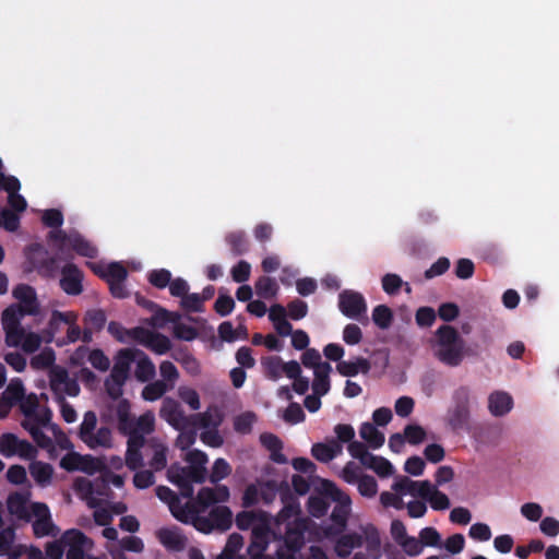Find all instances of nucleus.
Segmentation results:
<instances>
[{
  "mask_svg": "<svg viewBox=\"0 0 559 559\" xmlns=\"http://www.w3.org/2000/svg\"><path fill=\"white\" fill-rule=\"evenodd\" d=\"M25 262L24 272H37V274L47 280H53L59 276V286L62 292L69 296H79L82 294L84 273L74 263L68 262L60 266V259L50 255L48 250L38 242L28 245L24 249Z\"/></svg>",
  "mask_w": 559,
  "mask_h": 559,
  "instance_id": "obj_1",
  "label": "nucleus"
},
{
  "mask_svg": "<svg viewBox=\"0 0 559 559\" xmlns=\"http://www.w3.org/2000/svg\"><path fill=\"white\" fill-rule=\"evenodd\" d=\"M463 344L457 330L452 325L443 324L436 331L435 356L449 367H457L464 358Z\"/></svg>",
  "mask_w": 559,
  "mask_h": 559,
  "instance_id": "obj_2",
  "label": "nucleus"
},
{
  "mask_svg": "<svg viewBox=\"0 0 559 559\" xmlns=\"http://www.w3.org/2000/svg\"><path fill=\"white\" fill-rule=\"evenodd\" d=\"M471 390L467 386L457 388L452 394V405L448 408L445 423L452 431L468 428L471 419Z\"/></svg>",
  "mask_w": 559,
  "mask_h": 559,
  "instance_id": "obj_3",
  "label": "nucleus"
},
{
  "mask_svg": "<svg viewBox=\"0 0 559 559\" xmlns=\"http://www.w3.org/2000/svg\"><path fill=\"white\" fill-rule=\"evenodd\" d=\"M97 416L95 412L88 411L84 414L83 420L79 429V438L90 448H105L112 447V435L108 427L102 426L96 431Z\"/></svg>",
  "mask_w": 559,
  "mask_h": 559,
  "instance_id": "obj_4",
  "label": "nucleus"
},
{
  "mask_svg": "<svg viewBox=\"0 0 559 559\" xmlns=\"http://www.w3.org/2000/svg\"><path fill=\"white\" fill-rule=\"evenodd\" d=\"M308 528L307 520L294 519L292 522L284 523L282 526V535L273 534L275 538L283 539L289 555L280 549L276 555L278 559H292L293 555L299 551L305 545V533Z\"/></svg>",
  "mask_w": 559,
  "mask_h": 559,
  "instance_id": "obj_5",
  "label": "nucleus"
},
{
  "mask_svg": "<svg viewBox=\"0 0 559 559\" xmlns=\"http://www.w3.org/2000/svg\"><path fill=\"white\" fill-rule=\"evenodd\" d=\"M0 454L4 457L17 455L23 460H33L37 455V450L29 441L22 440L12 432H5L0 436Z\"/></svg>",
  "mask_w": 559,
  "mask_h": 559,
  "instance_id": "obj_6",
  "label": "nucleus"
},
{
  "mask_svg": "<svg viewBox=\"0 0 559 559\" xmlns=\"http://www.w3.org/2000/svg\"><path fill=\"white\" fill-rule=\"evenodd\" d=\"M159 416L177 430L189 427L190 416H187L180 404L171 397L164 399Z\"/></svg>",
  "mask_w": 559,
  "mask_h": 559,
  "instance_id": "obj_7",
  "label": "nucleus"
},
{
  "mask_svg": "<svg viewBox=\"0 0 559 559\" xmlns=\"http://www.w3.org/2000/svg\"><path fill=\"white\" fill-rule=\"evenodd\" d=\"M338 308L344 316L350 319H356L367 311L364 296L354 290H343L338 295Z\"/></svg>",
  "mask_w": 559,
  "mask_h": 559,
  "instance_id": "obj_8",
  "label": "nucleus"
},
{
  "mask_svg": "<svg viewBox=\"0 0 559 559\" xmlns=\"http://www.w3.org/2000/svg\"><path fill=\"white\" fill-rule=\"evenodd\" d=\"M12 295L19 300L17 308L26 316H35L39 312V302L36 290L28 284H19L13 288Z\"/></svg>",
  "mask_w": 559,
  "mask_h": 559,
  "instance_id": "obj_9",
  "label": "nucleus"
},
{
  "mask_svg": "<svg viewBox=\"0 0 559 559\" xmlns=\"http://www.w3.org/2000/svg\"><path fill=\"white\" fill-rule=\"evenodd\" d=\"M64 547H68L67 559H84V547L90 539L76 528L66 531L61 536Z\"/></svg>",
  "mask_w": 559,
  "mask_h": 559,
  "instance_id": "obj_10",
  "label": "nucleus"
},
{
  "mask_svg": "<svg viewBox=\"0 0 559 559\" xmlns=\"http://www.w3.org/2000/svg\"><path fill=\"white\" fill-rule=\"evenodd\" d=\"M282 501L284 503L282 510L275 518L273 534L282 535V526L284 523L292 522L294 519H300V507L297 499L289 492L282 493Z\"/></svg>",
  "mask_w": 559,
  "mask_h": 559,
  "instance_id": "obj_11",
  "label": "nucleus"
},
{
  "mask_svg": "<svg viewBox=\"0 0 559 559\" xmlns=\"http://www.w3.org/2000/svg\"><path fill=\"white\" fill-rule=\"evenodd\" d=\"M156 538L168 550L173 552L182 551L187 545V538L178 527H163L156 531Z\"/></svg>",
  "mask_w": 559,
  "mask_h": 559,
  "instance_id": "obj_12",
  "label": "nucleus"
},
{
  "mask_svg": "<svg viewBox=\"0 0 559 559\" xmlns=\"http://www.w3.org/2000/svg\"><path fill=\"white\" fill-rule=\"evenodd\" d=\"M135 359L136 353L133 348L120 349L116 356V360L109 376L117 381H127L131 364L135 361Z\"/></svg>",
  "mask_w": 559,
  "mask_h": 559,
  "instance_id": "obj_13",
  "label": "nucleus"
},
{
  "mask_svg": "<svg viewBox=\"0 0 559 559\" xmlns=\"http://www.w3.org/2000/svg\"><path fill=\"white\" fill-rule=\"evenodd\" d=\"M223 421V415L216 406H210L203 413L190 416L189 427L195 428H218Z\"/></svg>",
  "mask_w": 559,
  "mask_h": 559,
  "instance_id": "obj_14",
  "label": "nucleus"
},
{
  "mask_svg": "<svg viewBox=\"0 0 559 559\" xmlns=\"http://www.w3.org/2000/svg\"><path fill=\"white\" fill-rule=\"evenodd\" d=\"M269 528L264 525L252 528V542L248 547V554L251 559H273L264 555L267 547Z\"/></svg>",
  "mask_w": 559,
  "mask_h": 559,
  "instance_id": "obj_15",
  "label": "nucleus"
},
{
  "mask_svg": "<svg viewBox=\"0 0 559 559\" xmlns=\"http://www.w3.org/2000/svg\"><path fill=\"white\" fill-rule=\"evenodd\" d=\"M29 492H12L7 499V508L10 514L20 520L29 521L31 513L27 509Z\"/></svg>",
  "mask_w": 559,
  "mask_h": 559,
  "instance_id": "obj_16",
  "label": "nucleus"
},
{
  "mask_svg": "<svg viewBox=\"0 0 559 559\" xmlns=\"http://www.w3.org/2000/svg\"><path fill=\"white\" fill-rule=\"evenodd\" d=\"M156 496L159 500L163 502H166L169 506V509L171 511V514L180 522H187V514L186 511L180 507V500L175 491H173L167 486H157L156 489Z\"/></svg>",
  "mask_w": 559,
  "mask_h": 559,
  "instance_id": "obj_17",
  "label": "nucleus"
},
{
  "mask_svg": "<svg viewBox=\"0 0 559 559\" xmlns=\"http://www.w3.org/2000/svg\"><path fill=\"white\" fill-rule=\"evenodd\" d=\"M224 239L234 257L243 255L250 250L251 243L245 230L229 231Z\"/></svg>",
  "mask_w": 559,
  "mask_h": 559,
  "instance_id": "obj_18",
  "label": "nucleus"
},
{
  "mask_svg": "<svg viewBox=\"0 0 559 559\" xmlns=\"http://www.w3.org/2000/svg\"><path fill=\"white\" fill-rule=\"evenodd\" d=\"M261 444L270 452V460L277 464L287 463V457L283 454V442L274 433L263 432L260 435Z\"/></svg>",
  "mask_w": 559,
  "mask_h": 559,
  "instance_id": "obj_19",
  "label": "nucleus"
},
{
  "mask_svg": "<svg viewBox=\"0 0 559 559\" xmlns=\"http://www.w3.org/2000/svg\"><path fill=\"white\" fill-rule=\"evenodd\" d=\"M93 272L100 278L110 282H124L128 277V270L120 262H111L106 267L94 265Z\"/></svg>",
  "mask_w": 559,
  "mask_h": 559,
  "instance_id": "obj_20",
  "label": "nucleus"
},
{
  "mask_svg": "<svg viewBox=\"0 0 559 559\" xmlns=\"http://www.w3.org/2000/svg\"><path fill=\"white\" fill-rule=\"evenodd\" d=\"M513 406V400L507 392L496 391L488 397L489 412L496 416H504L508 414Z\"/></svg>",
  "mask_w": 559,
  "mask_h": 559,
  "instance_id": "obj_21",
  "label": "nucleus"
},
{
  "mask_svg": "<svg viewBox=\"0 0 559 559\" xmlns=\"http://www.w3.org/2000/svg\"><path fill=\"white\" fill-rule=\"evenodd\" d=\"M76 319L78 316L73 311L61 312L59 310H53L46 329V342H52L56 334L60 332L62 325L76 321Z\"/></svg>",
  "mask_w": 559,
  "mask_h": 559,
  "instance_id": "obj_22",
  "label": "nucleus"
},
{
  "mask_svg": "<svg viewBox=\"0 0 559 559\" xmlns=\"http://www.w3.org/2000/svg\"><path fill=\"white\" fill-rule=\"evenodd\" d=\"M370 369L369 360L364 357H357L354 361L343 360L336 365L337 372L343 377H355L359 372L367 374Z\"/></svg>",
  "mask_w": 559,
  "mask_h": 559,
  "instance_id": "obj_23",
  "label": "nucleus"
},
{
  "mask_svg": "<svg viewBox=\"0 0 559 559\" xmlns=\"http://www.w3.org/2000/svg\"><path fill=\"white\" fill-rule=\"evenodd\" d=\"M133 350L136 353V368L134 376L140 382H147L155 376V365L144 352L135 348H133Z\"/></svg>",
  "mask_w": 559,
  "mask_h": 559,
  "instance_id": "obj_24",
  "label": "nucleus"
},
{
  "mask_svg": "<svg viewBox=\"0 0 559 559\" xmlns=\"http://www.w3.org/2000/svg\"><path fill=\"white\" fill-rule=\"evenodd\" d=\"M332 367L329 362L321 364L314 370V379L312 381V391L317 395H325L330 391V372Z\"/></svg>",
  "mask_w": 559,
  "mask_h": 559,
  "instance_id": "obj_25",
  "label": "nucleus"
},
{
  "mask_svg": "<svg viewBox=\"0 0 559 559\" xmlns=\"http://www.w3.org/2000/svg\"><path fill=\"white\" fill-rule=\"evenodd\" d=\"M116 415L118 419L119 431L123 435H128L135 429V419L131 416L130 403L128 400L119 401Z\"/></svg>",
  "mask_w": 559,
  "mask_h": 559,
  "instance_id": "obj_26",
  "label": "nucleus"
},
{
  "mask_svg": "<svg viewBox=\"0 0 559 559\" xmlns=\"http://www.w3.org/2000/svg\"><path fill=\"white\" fill-rule=\"evenodd\" d=\"M68 245L81 257L90 259L97 257V248L79 233L70 234Z\"/></svg>",
  "mask_w": 559,
  "mask_h": 559,
  "instance_id": "obj_27",
  "label": "nucleus"
},
{
  "mask_svg": "<svg viewBox=\"0 0 559 559\" xmlns=\"http://www.w3.org/2000/svg\"><path fill=\"white\" fill-rule=\"evenodd\" d=\"M109 484L121 488L124 484V478L121 475L114 474L109 469H105L102 473V484L99 485L97 481L95 484L88 483V491L102 496L105 493L104 489H107Z\"/></svg>",
  "mask_w": 559,
  "mask_h": 559,
  "instance_id": "obj_28",
  "label": "nucleus"
},
{
  "mask_svg": "<svg viewBox=\"0 0 559 559\" xmlns=\"http://www.w3.org/2000/svg\"><path fill=\"white\" fill-rule=\"evenodd\" d=\"M29 473L40 487H46L51 481L53 468L49 463L36 461L31 464Z\"/></svg>",
  "mask_w": 559,
  "mask_h": 559,
  "instance_id": "obj_29",
  "label": "nucleus"
},
{
  "mask_svg": "<svg viewBox=\"0 0 559 559\" xmlns=\"http://www.w3.org/2000/svg\"><path fill=\"white\" fill-rule=\"evenodd\" d=\"M214 528L227 531L233 524V513L228 507L216 506L210 511Z\"/></svg>",
  "mask_w": 559,
  "mask_h": 559,
  "instance_id": "obj_30",
  "label": "nucleus"
},
{
  "mask_svg": "<svg viewBox=\"0 0 559 559\" xmlns=\"http://www.w3.org/2000/svg\"><path fill=\"white\" fill-rule=\"evenodd\" d=\"M362 537L357 533L342 535L335 545V550L340 557H347L354 548L361 547Z\"/></svg>",
  "mask_w": 559,
  "mask_h": 559,
  "instance_id": "obj_31",
  "label": "nucleus"
},
{
  "mask_svg": "<svg viewBox=\"0 0 559 559\" xmlns=\"http://www.w3.org/2000/svg\"><path fill=\"white\" fill-rule=\"evenodd\" d=\"M360 437L372 449H379L384 443V435L376 428L373 424L364 423L359 429Z\"/></svg>",
  "mask_w": 559,
  "mask_h": 559,
  "instance_id": "obj_32",
  "label": "nucleus"
},
{
  "mask_svg": "<svg viewBox=\"0 0 559 559\" xmlns=\"http://www.w3.org/2000/svg\"><path fill=\"white\" fill-rule=\"evenodd\" d=\"M322 491L323 493L331 498L334 502H336V506L340 507H350L352 500L350 497L338 489L336 485L330 480H322L321 483Z\"/></svg>",
  "mask_w": 559,
  "mask_h": 559,
  "instance_id": "obj_33",
  "label": "nucleus"
},
{
  "mask_svg": "<svg viewBox=\"0 0 559 559\" xmlns=\"http://www.w3.org/2000/svg\"><path fill=\"white\" fill-rule=\"evenodd\" d=\"M33 533L37 538L45 536L56 537L59 534V528L55 525L50 516L44 519H36L33 522Z\"/></svg>",
  "mask_w": 559,
  "mask_h": 559,
  "instance_id": "obj_34",
  "label": "nucleus"
},
{
  "mask_svg": "<svg viewBox=\"0 0 559 559\" xmlns=\"http://www.w3.org/2000/svg\"><path fill=\"white\" fill-rule=\"evenodd\" d=\"M278 286L275 280L269 276H261L255 282V293L259 297L271 299L276 296Z\"/></svg>",
  "mask_w": 559,
  "mask_h": 559,
  "instance_id": "obj_35",
  "label": "nucleus"
},
{
  "mask_svg": "<svg viewBox=\"0 0 559 559\" xmlns=\"http://www.w3.org/2000/svg\"><path fill=\"white\" fill-rule=\"evenodd\" d=\"M372 321L378 328L386 330L393 322V312L386 305H378L372 310Z\"/></svg>",
  "mask_w": 559,
  "mask_h": 559,
  "instance_id": "obj_36",
  "label": "nucleus"
},
{
  "mask_svg": "<svg viewBox=\"0 0 559 559\" xmlns=\"http://www.w3.org/2000/svg\"><path fill=\"white\" fill-rule=\"evenodd\" d=\"M365 466L372 469L380 477H389L393 474V465L382 456L371 454V459L367 461Z\"/></svg>",
  "mask_w": 559,
  "mask_h": 559,
  "instance_id": "obj_37",
  "label": "nucleus"
},
{
  "mask_svg": "<svg viewBox=\"0 0 559 559\" xmlns=\"http://www.w3.org/2000/svg\"><path fill=\"white\" fill-rule=\"evenodd\" d=\"M169 389L164 380H156L144 386L142 397L145 401L153 402L160 399Z\"/></svg>",
  "mask_w": 559,
  "mask_h": 559,
  "instance_id": "obj_38",
  "label": "nucleus"
},
{
  "mask_svg": "<svg viewBox=\"0 0 559 559\" xmlns=\"http://www.w3.org/2000/svg\"><path fill=\"white\" fill-rule=\"evenodd\" d=\"M146 348L151 349L155 354L164 355L170 350L171 342L166 335L158 332H153Z\"/></svg>",
  "mask_w": 559,
  "mask_h": 559,
  "instance_id": "obj_39",
  "label": "nucleus"
},
{
  "mask_svg": "<svg viewBox=\"0 0 559 559\" xmlns=\"http://www.w3.org/2000/svg\"><path fill=\"white\" fill-rule=\"evenodd\" d=\"M26 316L16 305H11L2 312V325L3 329L21 326L22 318Z\"/></svg>",
  "mask_w": 559,
  "mask_h": 559,
  "instance_id": "obj_40",
  "label": "nucleus"
},
{
  "mask_svg": "<svg viewBox=\"0 0 559 559\" xmlns=\"http://www.w3.org/2000/svg\"><path fill=\"white\" fill-rule=\"evenodd\" d=\"M255 421L257 415L253 412H245L234 419V429L238 433L248 435L252 431Z\"/></svg>",
  "mask_w": 559,
  "mask_h": 559,
  "instance_id": "obj_41",
  "label": "nucleus"
},
{
  "mask_svg": "<svg viewBox=\"0 0 559 559\" xmlns=\"http://www.w3.org/2000/svg\"><path fill=\"white\" fill-rule=\"evenodd\" d=\"M330 508V502L323 496H310L308 499L309 513L314 518H322L326 514Z\"/></svg>",
  "mask_w": 559,
  "mask_h": 559,
  "instance_id": "obj_42",
  "label": "nucleus"
},
{
  "mask_svg": "<svg viewBox=\"0 0 559 559\" xmlns=\"http://www.w3.org/2000/svg\"><path fill=\"white\" fill-rule=\"evenodd\" d=\"M106 321V313L102 309L88 310L84 316V325L94 329L96 332L104 329Z\"/></svg>",
  "mask_w": 559,
  "mask_h": 559,
  "instance_id": "obj_43",
  "label": "nucleus"
},
{
  "mask_svg": "<svg viewBox=\"0 0 559 559\" xmlns=\"http://www.w3.org/2000/svg\"><path fill=\"white\" fill-rule=\"evenodd\" d=\"M356 485L362 497L373 498L378 492V483L371 475L364 474Z\"/></svg>",
  "mask_w": 559,
  "mask_h": 559,
  "instance_id": "obj_44",
  "label": "nucleus"
},
{
  "mask_svg": "<svg viewBox=\"0 0 559 559\" xmlns=\"http://www.w3.org/2000/svg\"><path fill=\"white\" fill-rule=\"evenodd\" d=\"M56 360L55 352L51 348H45L31 359V366L34 369H46L53 365Z\"/></svg>",
  "mask_w": 559,
  "mask_h": 559,
  "instance_id": "obj_45",
  "label": "nucleus"
},
{
  "mask_svg": "<svg viewBox=\"0 0 559 559\" xmlns=\"http://www.w3.org/2000/svg\"><path fill=\"white\" fill-rule=\"evenodd\" d=\"M147 280L154 287L163 289L169 286L171 282V273L166 269L153 270L148 273Z\"/></svg>",
  "mask_w": 559,
  "mask_h": 559,
  "instance_id": "obj_46",
  "label": "nucleus"
},
{
  "mask_svg": "<svg viewBox=\"0 0 559 559\" xmlns=\"http://www.w3.org/2000/svg\"><path fill=\"white\" fill-rule=\"evenodd\" d=\"M231 473V467L225 459H216L210 475V481L213 484L226 478Z\"/></svg>",
  "mask_w": 559,
  "mask_h": 559,
  "instance_id": "obj_47",
  "label": "nucleus"
},
{
  "mask_svg": "<svg viewBox=\"0 0 559 559\" xmlns=\"http://www.w3.org/2000/svg\"><path fill=\"white\" fill-rule=\"evenodd\" d=\"M154 454L150 461V466L155 471L159 472L167 465V448L162 443H154Z\"/></svg>",
  "mask_w": 559,
  "mask_h": 559,
  "instance_id": "obj_48",
  "label": "nucleus"
},
{
  "mask_svg": "<svg viewBox=\"0 0 559 559\" xmlns=\"http://www.w3.org/2000/svg\"><path fill=\"white\" fill-rule=\"evenodd\" d=\"M260 520V514L253 511H242L236 515L235 522L239 530H248L250 527L261 526L262 524L257 525Z\"/></svg>",
  "mask_w": 559,
  "mask_h": 559,
  "instance_id": "obj_49",
  "label": "nucleus"
},
{
  "mask_svg": "<svg viewBox=\"0 0 559 559\" xmlns=\"http://www.w3.org/2000/svg\"><path fill=\"white\" fill-rule=\"evenodd\" d=\"M311 454L319 462L328 463L336 456V451L325 443H314L311 448Z\"/></svg>",
  "mask_w": 559,
  "mask_h": 559,
  "instance_id": "obj_50",
  "label": "nucleus"
},
{
  "mask_svg": "<svg viewBox=\"0 0 559 559\" xmlns=\"http://www.w3.org/2000/svg\"><path fill=\"white\" fill-rule=\"evenodd\" d=\"M3 400L13 404L24 397V386L20 380H12L3 392Z\"/></svg>",
  "mask_w": 559,
  "mask_h": 559,
  "instance_id": "obj_51",
  "label": "nucleus"
},
{
  "mask_svg": "<svg viewBox=\"0 0 559 559\" xmlns=\"http://www.w3.org/2000/svg\"><path fill=\"white\" fill-rule=\"evenodd\" d=\"M347 450L349 452V454L354 457V459H357L359 460V462L365 466V464H367V461L369 459H371V453L368 451L367 447L365 443L360 442V441H352L348 447H347Z\"/></svg>",
  "mask_w": 559,
  "mask_h": 559,
  "instance_id": "obj_52",
  "label": "nucleus"
},
{
  "mask_svg": "<svg viewBox=\"0 0 559 559\" xmlns=\"http://www.w3.org/2000/svg\"><path fill=\"white\" fill-rule=\"evenodd\" d=\"M251 273V265L245 260H240L230 270L231 278L236 283H245L249 280Z\"/></svg>",
  "mask_w": 559,
  "mask_h": 559,
  "instance_id": "obj_53",
  "label": "nucleus"
},
{
  "mask_svg": "<svg viewBox=\"0 0 559 559\" xmlns=\"http://www.w3.org/2000/svg\"><path fill=\"white\" fill-rule=\"evenodd\" d=\"M235 308V301L231 296L219 294L215 304L214 310L221 317H226L231 313Z\"/></svg>",
  "mask_w": 559,
  "mask_h": 559,
  "instance_id": "obj_54",
  "label": "nucleus"
},
{
  "mask_svg": "<svg viewBox=\"0 0 559 559\" xmlns=\"http://www.w3.org/2000/svg\"><path fill=\"white\" fill-rule=\"evenodd\" d=\"M403 436L411 444H419L425 440L426 431L419 425H407Z\"/></svg>",
  "mask_w": 559,
  "mask_h": 559,
  "instance_id": "obj_55",
  "label": "nucleus"
},
{
  "mask_svg": "<svg viewBox=\"0 0 559 559\" xmlns=\"http://www.w3.org/2000/svg\"><path fill=\"white\" fill-rule=\"evenodd\" d=\"M421 546L437 547L440 544L441 536L435 527H424L419 532Z\"/></svg>",
  "mask_w": 559,
  "mask_h": 559,
  "instance_id": "obj_56",
  "label": "nucleus"
},
{
  "mask_svg": "<svg viewBox=\"0 0 559 559\" xmlns=\"http://www.w3.org/2000/svg\"><path fill=\"white\" fill-rule=\"evenodd\" d=\"M88 361L95 369L99 371H107L110 366L109 358L104 354L102 349L98 348L90 352Z\"/></svg>",
  "mask_w": 559,
  "mask_h": 559,
  "instance_id": "obj_57",
  "label": "nucleus"
},
{
  "mask_svg": "<svg viewBox=\"0 0 559 559\" xmlns=\"http://www.w3.org/2000/svg\"><path fill=\"white\" fill-rule=\"evenodd\" d=\"M399 546H401L404 552L409 557L419 556L424 549L419 539L408 535L400 542Z\"/></svg>",
  "mask_w": 559,
  "mask_h": 559,
  "instance_id": "obj_58",
  "label": "nucleus"
},
{
  "mask_svg": "<svg viewBox=\"0 0 559 559\" xmlns=\"http://www.w3.org/2000/svg\"><path fill=\"white\" fill-rule=\"evenodd\" d=\"M416 323L421 328H429L436 321V311L430 307H420L415 314Z\"/></svg>",
  "mask_w": 559,
  "mask_h": 559,
  "instance_id": "obj_59",
  "label": "nucleus"
},
{
  "mask_svg": "<svg viewBox=\"0 0 559 559\" xmlns=\"http://www.w3.org/2000/svg\"><path fill=\"white\" fill-rule=\"evenodd\" d=\"M41 222L47 227L59 228L63 224V214L57 209L46 210L41 216Z\"/></svg>",
  "mask_w": 559,
  "mask_h": 559,
  "instance_id": "obj_60",
  "label": "nucleus"
},
{
  "mask_svg": "<svg viewBox=\"0 0 559 559\" xmlns=\"http://www.w3.org/2000/svg\"><path fill=\"white\" fill-rule=\"evenodd\" d=\"M475 265L471 259L461 258L455 264V275L461 280H468L474 275Z\"/></svg>",
  "mask_w": 559,
  "mask_h": 559,
  "instance_id": "obj_61",
  "label": "nucleus"
},
{
  "mask_svg": "<svg viewBox=\"0 0 559 559\" xmlns=\"http://www.w3.org/2000/svg\"><path fill=\"white\" fill-rule=\"evenodd\" d=\"M173 334L176 338L187 342L195 340L199 335L195 328L185 323L174 325Z\"/></svg>",
  "mask_w": 559,
  "mask_h": 559,
  "instance_id": "obj_62",
  "label": "nucleus"
},
{
  "mask_svg": "<svg viewBox=\"0 0 559 559\" xmlns=\"http://www.w3.org/2000/svg\"><path fill=\"white\" fill-rule=\"evenodd\" d=\"M403 286V281L397 274L388 273L382 277V288L389 295H395Z\"/></svg>",
  "mask_w": 559,
  "mask_h": 559,
  "instance_id": "obj_63",
  "label": "nucleus"
},
{
  "mask_svg": "<svg viewBox=\"0 0 559 559\" xmlns=\"http://www.w3.org/2000/svg\"><path fill=\"white\" fill-rule=\"evenodd\" d=\"M288 316L293 320H300L308 313V305L301 299H294L287 305Z\"/></svg>",
  "mask_w": 559,
  "mask_h": 559,
  "instance_id": "obj_64",
  "label": "nucleus"
}]
</instances>
